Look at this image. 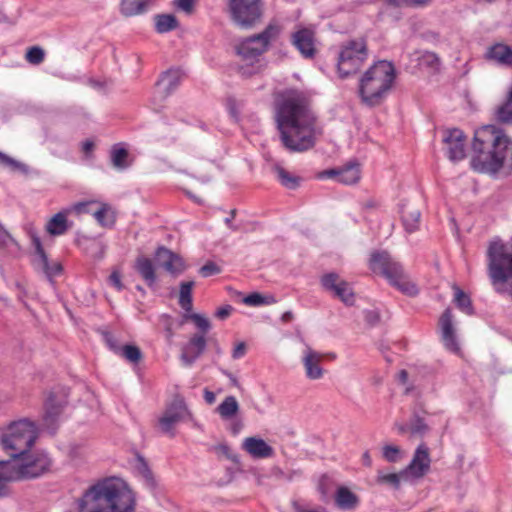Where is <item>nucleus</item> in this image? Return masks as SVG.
Here are the masks:
<instances>
[{
  "label": "nucleus",
  "instance_id": "nucleus-1",
  "mask_svg": "<svg viewBox=\"0 0 512 512\" xmlns=\"http://www.w3.org/2000/svg\"><path fill=\"white\" fill-rule=\"evenodd\" d=\"M275 122L280 140L290 152L312 149L321 134L310 100L302 92H287L277 101Z\"/></svg>",
  "mask_w": 512,
  "mask_h": 512
},
{
  "label": "nucleus",
  "instance_id": "nucleus-2",
  "mask_svg": "<svg viewBox=\"0 0 512 512\" xmlns=\"http://www.w3.org/2000/svg\"><path fill=\"white\" fill-rule=\"evenodd\" d=\"M471 167L479 173L512 172V141L494 125H486L474 133Z\"/></svg>",
  "mask_w": 512,
  "mask_h": 512
},
{
  "label": "nucleus",
  "instance_id": "nucleus-3",
  "mask_svg": "<svg viewBox=\"0 0 512 512\" xmlns=\"http://www.w3.org/2000/svg\"><path fill=\"white\" fill-rule=\"evenodd\" d=\"M76 504L78 512H134L136 500L126 482L108 477L90 485Z\"/></svg>",
  "mask_w": 512,
  "mask_h": 512
},
{
  "label": "nucleus",
  "instance_id": "nucleus-4",
  "mask_svg": "<svg viewBox=\"0 0 512 512\" xmlns=\"http://www.w3.org/2000/svg\"><path fill=\"white\" fill-rule=\"evenodd\" d=\"M281 30L279 24L270 22L262 32L246 37L237 44L236 53L245 62L239 67L241 75L250 77L262 70L260 56L279 38Z\"/></svg>",
  "mask_w": 512,
  "mask_h": 512
},
{
  "label": "nucleus",
  "instance_id": "nucleus-5",
  "mask_svg": "<svg viewBox=\"0 0 512 512\" xmlns=\"http://www.w3.org/2000/svg\"><path fill=\"white\" fill-rule=\"evenodd\" d=\"M395 68L391 62L382 60L372 65L361 77L359 95L362 102L374 107L386 98L395 80Z\"/></svg>",
  "mask_w": 512,
  "mask_h": 512
},
{
  "label": "nucleus",
  "instance_id": "nucleus-6",
  "mask_svg": "<svg viewBox=\"0 0 512 512\" xmlns=\"http://www.w3.org/2000/svg\"><path fill=\"white\" fill-rule=\"evenodd\" d=\"M488 271L496 290L512 297V244L492 240L487 249Z\"/></svg>",
  "mask_w": 512,
  "mask_h": 512
},
{
  "label": "nucleus",
  "instance_id": "nucleus-7",
  "mask_svg": "<svg viewBox=\"0 0 512 512\" xmlns=\"http://www.w3.org/2000/svg\"><path fill=\"white\" fill-rule=\"evenodd\" d=\"M370 269L385 277L393 287L405 295L416 296L419 292L416 284L409 279L402 264L387 251H377L371 254Z\"/></svg>",
  "mask_w": 512,
  "mask_h": 512
},
{
  "label": "nucleus",
  "instance_id": "nucleus-8",
  "mask_svg": "<svg viewBox=\"0 0 512 512\" xmlns=\"http://www.w3.org/2000/svg\"><path fill=\"white\" fill-rule=\"evenodd\" d=\"M37 439L36 425L28 420L21 419L12 422L0 437L3 450L15 461L20 455H25Z\"/></svg>",
  "mask_w": 512,
  "mask_h": 512
},
{
  "label": "nucleus",
  "instance_id": "nucleus-9",
  "mask_svg": "<svg viewBox=\"0 0 512 512\" xmlns=\"http://www.w3.org/2000/svg\"><path fill=\"white\" fill-rule=\"evenodd\" d=\"M368 58L367 42L364 38L351 39L341 44L337 70L341 78L355 74Z\"/></svg>",
  "mask_w": 512,
  "mask_h": 512
},
{
  "label": "nucleus",
  "instance_id": "nucleus-10",
  "mask_svg": "<svg viewBox=\"0 0 512 512\" xmlns=\"http://www.w3.org/2000/svg\"><path fill=\"white\" fill-rule=\"evenodd\" d=\"M12 466L10 470L14 475L13 480L36 478L43 475L50 469L51 459L44 452H25L15 461H9Z\"/></svg>",
  "mask_w": 512,
  "mask_h": 512
},
{
  "label": "nucleus",
  "instance_id": "nucleus-11",
  "mask_svg": "<svg viewBox=\"0 0 512 512\" xmlns=\"http://www.w3.org/2000/svg\"><path fill=\"white\" fill-rule=\"evenodd\" d=\"M228 11L236 26L252 29L261 22L263 5L261 0H228Z\"/></svg>",
  "mask_w": 512,
  "mask_h": 512
},
{
  "label": "nucleus",
  "instance_id": "nucleus-12",
  "mask_svg": "<svg viewBox=\"0 0 512 512\" xmlns=\"http://www.w3.org/2000/svg\"><path fill=\"white\" fill-rule=\"evenodd\" d=\"M32 245L35 249V259L33 266L37 271L42 272L47 279L52 282L55 276L62 273L63 267L60 262H50L48 256L42 246L40 237L34 233H30Z\"/></svg>",
  "mask_w": 512,
  "mask_h": 512
},
{
  "label": "nucleus",
  "instance_id": "nucleus-13",
  "mask_svg": "<svg viewBox=\"0 0 512 512\" xmlns=\"http://www.w3.org/2000/svg\"><path fill=\"white\" fill-rule=\"evenodd\" d=\"M322 287L333 293L334 297L340 299L345 305L351 306L355 302V295L350 284L335 273L324 274L320 279Z\"/></svg>",
  "mask_w": 512,
  "mask_h": 512
},
{
  "label": "nucleus",
  "instance_id": "nucleus-14",
  "mask_svg": "<svg viewBox=\"0 0 512 512\" xmlns=\"http://www.w3.org/2000/svg\"><path fill=\"white\" fill-rule=\"evenodd\" d=\"M443 143L448 159L454 163L466 157V135L458 128L445 129L443 131Z\"/></svg>",
  "mask_w": 512,
  "mask_h": 512
},
{
  "label": "nucleus",
  "instance_id": "nucleus-15",
  "mask_svg": "<svg viewBox=\"0 0 512 512\" xmlns=\"http://www.w3.org/2000/svg\"><path fill=\"white\" fill-rule=\"evenodd\" d=\"M189 414L188 408L183 399H175L165 410L164 415L159 419L161 431L174 437V427Z\"/></svg>",
  "mask_w": 512,
  "mask_h": 512
},
{
  "label": "nucleus",
  "instance_id": "nucleus-16",
  "mask_svg": "<svg viewBox=\"0 0 512 512\" xmlns=\"http://www.w3.org/2000/svg\"><path fill=\"white\" fill-rule=\"evenodd\" d=\"M430 463L429 449L422 443L417 447L412 460L404 470L407 471V475L413 483L426 475L430 469Z\"/></svg>",
  "mask_w": 512,
  "mask_h": 512
},
{
  "label": "nucleus",
  "instance_id": "nucleus-17",
  "mask_svg": "<svg viewBox=\"0 0 512 512\" xmlns=\"http://www.w3.org/2000/svg\"><path fill=\"white\" fill-rule=\"evenodd\" d=\"M154 258L158 267L163 268L172 275H178L185 270L182 258L165 246H159L156 249Z\"/></svg>",
  "mask_w": 512,
  "mask_h": 512
},
{
  "label": "nucleus",
  "instance_id": "nucleus-18",
  "mask_svg": "<svg viewBox=\"0 0 512 512\" xmlns=\"http://www.w3.org/2000/svg\"><path fill=\"white\" fill-rule=\"evenodd\" d=\"M315 32L310 28H301L292 34L291 42L307 59H312L316 55Z\"/></svg>",
  "mask_w": 512,
  "mask_h": 512
},
{
  "label": "nucleus",
  "instance_id": "nucleus-19",
  "mask_svg": "<svg viewBox=\"0 0 512 512\" xmlns=\"http://www.w3.org/2000/svg\"><path fill=\"white\" fill-rule=\"evenodd\" d=\"M207 346L203 334H194L189 341L181 348L180 359L185 366H191L205 351Z\"/></svg>",
  "mask_w": 512,
  "mask_h": 512
},
{
  "label": "nucleus",
  "instance_id": "nucleus-20",
  "mask_svg": "<svg viewBox=\"0 0 512 512\" xmlns=\"http://www.w3.org/2000/svg\"><path fill=\"white\" fill-rule=\"evenodd\" d=\"M439 327L441 330V338L445 347L453 352L458 351L459 345L453 325L452 310L450 308L445 309L442 313L439 319Z\"/></svg>",
  "mask_w": 512,
  "mask_h": 512
},
{
  "label": "nucleus",
  "instance_id": "nucleus-21",
  "mask_svg": "<svg viewBox=\"0 0 512 512\" xmlns=\"http://www.w3.org/2000/svg\"><path fill=\"white\" fill-rule=\"evenodd\" d=\"M323 354L307 347L304 350L302 363L306 377L310 380H318L323 377L324 369L321 367Z\"/></svg>",
  "mask_w": 512,
  "mask_h": 512
},
{
  "label": "nucleus",
  "instance_id": "nucleus-22",
  "mask_svg": "<svg viewBox=\"0 0 512 512\" xmlns=\"http://www.w3.org/2000/svg\"><path fill=\"white\" fill-rule=\"evenodd\" d=\"M63 406L56 403L54 395H50L45 403V412L43 415V427L54 434L58 427V418L62 412Z\"/></svg>",
  "mask_w": 512,
  "mask_h": 512
},
{
  "label": "nucleus",
  "instance_id": "nucleus-23",
  "mask_svg": "<svg viewBox=\"0 0 512 512\" xmlns=\"http://www.w3.org/2000/svg\"><path fill=\"white\" fill-rule=\"evenodd\" d=\"M134 269L150 288H153L157 281L156 266L153 261L145 256H139L134 263Z\"/></svg>",
  "mask_w": 512,
  "mask_h": 512
},
{
  "label": "nucleus",
  "instance_id": "nucleus-24",
  "mask_svg": "<svg viewBox=\"0 0 512 512\" xmlns=\"http://www.w3.org/2000/svg\"><path fill=\"white\" fill-rule=\"evenodd\" d=\"M401 220L407 233H413L419 229L421 212L412 203H403L400 208Z\"/></svg>",
  "mask_w": 512,
  "mask_h": 512
},
{
  "label": "nucleus",
  "instance_id": "nucleus-25",
  "mask_svg": "<svg viewBox=\"0 0 512 512\" xmlns=\"http://www.w3.org/2000/svg\"><path fill=\"white\" fill-rule=\"evenodd\" d=\"M243 449L254 458H269L274 455V449L263 439L248 437L243 442Z\"/></svg>",
  "mask_w": 512,
  "mask_h": 512
},
{
  "label": "nucleus",
  "instance_id": "nucleus-26",
  "mask_svg": "<svg viewBox=\"0 0 512 512\" xmlns=\"http://www.w3.org/2000/svg\"><path fill=\"white\" fill-rule=\"evenodd\" d=\"M182 73L179 69H169L162 73L157 85L163 88V97L170 95L180 84Z\"/></svg>",
  "mask_w": 512,
  "mask_h": 512
},
{
  "label": "nucleus",
  "instance_id": "nucleus-27",
  "mask_svg": "<svg viewBox=\"0 0 512 512\" xmlns=\"http://www.w3.org/2000/svg\"><path fill=\"white\" fill-rule=\"evenodd\" d=\"M486 58L501 65L512 66V48L508 45L497 43L487 50Z\"/></svg>",
  "mask_w": 512,
  "mask_h": 512
},
{
  "label": "nucleus",
  "instance_id": "nucleus-28",
  "mask_svg": "<svg viewBox=\"0 0 512 512\" xmlns=\"http://www.w3.org/2000/svg\"><path fill=\"white\" fill-rule=\"evenodd\" d=\"M335 502L340 509L353 510L359 505V497L346 486H340L335 493Z\"/></svg>",
  "mask_w": 512,
  "mask_h": 512
},
{
  "label": "nucleus",
  "instance_id": "nucleus-29",
  "mask_svg": "<svg viewBox=\"0 0 512 512\" xmlns=\"http://www.w3.org/2000/svg\"><path fill=\"white\" fill-rule=\"evenodd\" d=\"M70 210L60 211L55 214L46 224V230L50 235L58 236L68 230L67 214Z\"/></svg>",
  "mask_w": 512,
  "mask_h": 512
},
{
  "label": "nucleus",
  "instance_id": "nucleus-30",
  "mask_svg": "<svg viewBox=\"0 0 512 512\" xmlns=\"http://www.w3.org/2000/svg\"><path fill=\"white\" fill-rule=\"evenodd\" d=\"M360 177V165L357 162H350L339 168V183L345 185L355 184L360 180Z\"/></svg>",
  "mask_w": 512,
  "mask_h": 512
},
{
  "label": "nucleus",
  "instance_id": "nucleus-31",
  "mask_svg": "<svg viewBox=\"0 0 512 512\" xmlns=\"http://www.w3.org/2000/svg\"><path fill=\"white\" fill-rule=\"evenodd\" d=\"M153 0H122L121 12L125 16H135L147 11Z\"/></svg>",
  "mask_w": 512,
  "mask_h": 512
},
{
  "label": "nucleus",
  "instance_id": "nucleus-32",
  "mask_svg": "<svg viewBox=\"0 0 512 512\" xmlns=\"http://www.w3.org/2000/svg\"><path fill=\"white\" fill-rule=\"evenodd\" d=\"M128 158L129 152L126 148L122 147L121 144H115L112 146L110 151V159L114 168L118 170H124L128 168L131 165Z\"/></svg>",
  "mask_w": 512,
  "mask_h": 512
},
{
  "label": "nucleus",
  "instance_id": "nucleus-33",
  "mask_svg": "<svg viewBox=\"0 0 512 512\" xmlns=\"http://www.w3.org/2000/svg\"><path fill=\"white\" fill-rule=\"evenodd\" d=\"M377 482L381 484H388L396 490L400 488L401 482L412 483L407 475V471L404 469L398 473H379L377 476Z\"/></svg>",
  "mask_w": 512,
  "mask_h": 512
},
{
  "label": "nucleus",
  "instance_id": "nucleus-34",
  "mask_svg": "<svg viewBox=\"0 0 512 512\" xmlns=\"http://www.w3.org/2000/svg\"><path fill=\"white\" fill-rule=\"evenodd\" d=\"M194 281H183L180 283L179 300L180 307L190 313L193 308L192 304V289L194 287Z\"/></svg>",
  "mask_w": 512,
  "mask_h": 512
},
{
  "label": "nucleus",
  "instance_id": "nucleus-35",
  "mask_svg": "<svg viewBox=\"0 0 512 512\" xmlns=\"http://www.w3.org/2000/svg\"><path fill=\"white\" fill-rule=\"evenodd\" d=\"M274 172L276 173L277 179L287 189L294 190L299 187L301 178L291 174L285 168L280 165L274 166Z\"/></svg>",
  "mask_w": 512,
  "mask_h": 512
},
{
  "label": "nucleus",
  "instance_id": "nucleus-36",
  "mask_svg": "<svg viewBox=\"0 0 512 512\" xmlns=\"http://www.w3.org/2000/svg\"><path fill=\"white\" fill-rule=\"evenodd\" d=\"M155 29L158 33H167L178 27V20L172 14H158L154 18Z\"/></svg>",
  "mask_w": 512,
  "mask_h": 512
},
{
  "label": "nucleus",
  "instance_id": "nucleus-37",
  "mask_svg": "<svg viewBox=\"0 0 512 512\" xmlns=\"http://www.w3.org/2000/svg\"><path fill=\"white\" fill-rule=\"evenodd\" d=\"M452 289L454 290L453 301L455 305L464 313L472 315L474 313V309L470 297L456 284L452 285Z\"/></svg>",
  "mask_w": 512,
  "mask_h": 512
},
{
  "label": "nucleus",
  "instance_id": "nucleus-38",
  "mask_svg": "<svg viewBox=\"0 0 512 512\" xmlns=\"http://www.w3.org/2000/svg\"><path fill=\"white\" fill-rule=\"evenodd\" d=\"M239 411V404L234 396H227L217 407V412L223 419H230Z\"/></svg>",
  "mask_w": 512,
  "mask_h": 512
},
{
  "label": "nucleus",
  "instance_id": "nucleus-39",
  "mask_svg": "<svg viewBox=\"0 0 512 512\" xmlns=\"http://www.w3.org/2000/svg\"><path fill=\"white\" fill-rule=\"evenodd\" d=\"M0 165L6 168H9L13 172H20L24 175H28L30 173V168L23 162L15 160L14 158L8 156L7 154L0 151Z\"/></svg>",
  "mask_w": 512,
  "mask_h": 512
},
{
  "label": "nucleus",
  "instance_id": "nucleus-40",
  "mask_svg": "<svg viewBox=\"0 0 512 512\" xmlns=\"http://www.w3.org/2000/svg\"><path fill=\"white\" fill-rule=\"evenodd\" d=\"M496 116L499 122L512 124V88L508 92L505 102L498 107Z\"/></svg>",
  "mask_w": 512,
  "mask_h": 512
},
{
  "label": "nucleus",
  "instance_id": "nucleus-41",
  "mask_svg": "<svg viewBox=\"0 0 512 512\" xmlns=\"http://www.w3.org/2000/svg\"><path fill=\"white\" fill-rule=\"evenodd\" d=\"M95 219L104 227H111L115 222V217L109 212V207L103 204L97 211L93 212Z\"/></svg>",
  "mask_w": 512,
  "mask_h": 512
},
{
  "label": "nucleus",
  "instance_id": "nucleus-42",
  "mask_svg": "<svg viewBox=\"0 0 512 512\" xmlns=\"http://www.w3.org/2000/svg\"><path fill=\"white\" fill-rule=\"evenodd\" d=\"M118 355L124 357L126 360L134 364L140 362L143 356L140 348L135 345L122 346Z\"/></svg>",
  "mask_w": 512,
  "mask_h": 512
},
{
  "label": "nucleus",
  "instance_id": "nucleus-43",
  "mask_svg": "<svg viewBox=\"0 0 512 512\" xmlns=\"http://www.w3.org/2000/svg\"><path fill=\"white\" fill-rule=\"evenodd\" d=\"M429 431V426L419 415L414 414L410 421V433L412 436H424Z\"/></svg>",
  "mask_w": 512,
  "mask_h": 512
},
{
  "label": "nucleus",
  "instance_id": "nucleus-44",
  "mask_svg": "<svg viewBox=\"0 0 512 512\" xmlns=\"http://www.w3.org/2000/svg\"><path fill=\"white\" fill-rule=\"evenodd\" d=\"M12 464L9 461H0V497L5 494V485L7 481H12L14 475L10 470Z\"/></svg>",
  "mask_w": 512,
  "mask_h": 512
},
{
  "label": "nucleus",
  "instance_id": "nucleus-45",
  "mask_svg": "<svg viewBox=\"0 0 512 512\" xmlns=\"http://www.w3.org/2000/svg\"><path fill=\"white\" fill-rule=\"evenodd\" d=\"M25 58L30 64L39 65L44 61L45 52L40 46H32L27 50Z\"/></svg>",
  "mask_w": 512,
  "mask_h": 512
},
{
  "label": "nucleus",
  "instance_id": "nucleus-46",
  "mask_svg": "<svg viewBox=\"0 0 512 512\" xmlns=\"http://www.w3.org/2000/svg\"><path fill=\"white\" fill-rule=\"evenodd\" d=\"M213 450L220 457H224L234 463L239 462V456L227 444L216 445L213 447Z\"/></svg>",
  "mask_w": 512,
  "mask_h": 512
},
{
  "label": "nucleus",
  "instance_id": "nucleus-47",
  "mask_svg": "<svg viewBox=\"0 0 512 512\" xmlns=\"http://www.w3.org/2000/svg\"><path fill=\"white\" fill-rule=\"evenodd\" d=\"M243 302L246 305L250 306H259L262 304H271L275 302V299L273 297H270V299H267L266 297L262 296L261 294L254 292L249 294L243 299Z\"/></svg>",
  "mask_w": 512,
  "mask_h": 512
},
{
  "label": "nucleus",
  "instance_id": "nucleus-48",
  "mask_svg": "<svg viewBox=\"0 0 512 512\" xmlns=\"http://www.w3.org/2000/svg\"><path fill=\"white\" fill-rule=\"evenodd\" d=\"M185 318L192 320L195 323V325L200 330H202V332H203L202 334L204 336H205V333H207L211 327L208 319H206L205 317H203L200 314H197V313L187 314V315H185Z\"/></svg>",
  "mask_w": 512,
  "mask_h": 512
},
{
  "label": "nucleus",
  "instance_id": "nucleus-49",
  "mask_svg": "<svg viewBox=\"0 0 512 512\" xmlns=\"http://www.w3.org/2000/svg\"><path fill=\"white\" fill-rule=\"evenodd\" d=\"M382 455L386 461L395 463L400 458V449L395 445H385L382 448Z\"/></svg>",
  "mask_w": 512,
  "mask_h": 512
},
{
  "label": "nucleus",
  "instance_id": "nucleus-50",
  "mask_svg": "<svg viewBox=\"0 0 512 512\" xmlns=\"http://www.w3.org/2000/svg\"><path fill=\"white\" fill-rule=\"evenodd\" d=\"M137 468L148 483H150V484L154 483L153 473H152L151 469L149 468V465L146 462V460L141 456H138Z\"/></svg>",
  "mask_w": 512,
  "mask_h": 512
},
{
  "label": "nucleus",
  "instance_id": "nucleus-51",
  "mask_svg": "<svg viewBox=\"0 0 512 512\" xmlns=\"http://www.w3.org/2000/svg\"><path fill=\"white\" fill-rule=\"evenodd\" d=\"M221 272V268L214 262L208 261L200 269L199 273L202 277L207 278L213 275H217Z\"/></svg>",
  "mask_w": 512,
  "mask_h": 512
},
{
  "label": "nucleus",
  "instance_id": "nucleus-52",
  "mask_svg": "<svg viewBox=\"0 0 512 512\" xmlns=\"http://www.w3.org/2000/svg\"><path fill=\"white\" fill-rule=\"evenodd\" d=\"M421 63L436 69L440 64L439 57L433 52H425L421 57Z\"/></svg>",
  "mask_w": 512,
  "mask_h": 512
},
{
  "label": "nucleus",
  "instance_id": "nucleus-53",
  "mask_svg": "<svg viewBox=\"0 0 512 512\" xmlns=\"http://www.w3.org/2000/svg\"><path fill=\"white\" fill-rule=\"evenodd\" d=\"M104 336V339H105V342L107 344V346L116 354H118L120 352V349H121V345H119L117 339L114 337L113 334H111L110 332H105L103 334Z\"/></svg>",
  "mask_w": 512,
  "mask_h": 512
},
{
  "label": "nucleus",
  "instance_id": "nucleus-54",
  "mask_svg": "<svg viewBox=\"0 0 512 512\" xmlns=\"http://www.w3.org/2000/svg\"><path fill=\"white\" fill-rule=\"evenodd\" d=\"M194 3H195V0H174V5L178 9L186 12L187 14L192 13L193 8H194Z\"/></svg>",
  "mask_w": 512,
  "mask_h": 512
},
{
  "label": "nucleus",
  "instance_id": "nucleus-55",
  "mask_svg": "<svg viewBox=\"0 0 512 512\" xmlns=\"http://www.w3.org/2000/svg\"><path fill=\"white\" fill-rule=\"evenodd\" d=\"M364 319L370 326H375L380 322V314L376 310H367Z\"/></svg>",
  "mask_w": 512,
  "mask_h": 512
},
{
  "label": "nucleus",
  "instance_id": "nucleus-56",
  "mask_svg": "<svg viewBox=\"0 0 512 512\" xmlns=\"http://www.w3.org/2000/svg\"><path fill=\"white\" fill-rule=\"evenodd\" d=\"M429 0H391L397 6L418 7L428 3Z\"/></svg>",
  "mask_w": 512,
  "mask_h": 512
},
{
  "label": "nucleus",
  "instance_id": "nucleus-57",
  "mask_svg": "<svg viewBox=\"0 0 512 512\" xmlns=\"http://www.w3.org/2000/svg\"><path fill=\"white\" fill-rule=\"evenodd\" d=\"M109 283L113 285L118 291H121L124 286L121 281V274L118 271H113L109 276Z\"/></svg>",
  "mask_w": 512,
  "mask_h": 512
},
{
  "label": "nucleus",
  "instance_id": "nucleus-58",
  "mask_svg": "<svg viewBox=\"0 0 512 512\" xmlns=\"http://www.w3.org/2000/svg\"><path fill=\"white\" fill-rule=\"evenodd\" d=\"M246 353V344L244 342H239L232 352V357L234 359H239L243 357Z\"/></svg>",
  "mask_w": 512,
  "mask_h": 512
},
{
  "label": "nucleus",
  "instance_id": "nucleus-59",
  "mask_svg": "<svg viewBox=\"0 0 512 512\" xmlns=\"http://www.w3.org/2000/svg\"><path fill=\"white\" fill-rule=\"evenodd\" d=\"M232 310H233V308L231 305H225L223 307H220L216 311L215 315L217 318L223 320V319H226L231 314Z\"/></svg>",
  "mask_w": 512,
  "mask_h": 512
},
{
  "label": "nucleus",
  "instance_id": "nucleus-60",
  "mask_svg": "<svg viewBox=\"0 0 512 512\" xmlns=\"http://www.w3.org/2000/svg\"><path fill=\"white\" fill-rule=\"evenodd\" d=\"M319 178H337L339 177V169H328L319 173Z\"/></svg>",
  "mask_w": 512,
  "mask_h": 512
},
{
  "label": "nucleus",
  "instance_id": "nucleus-61",
  "mask_svg": "<svg viewBox=\"0 0 512 512\" xmlns=\"http://www.w3.org/2000/svg\"><path fill=\"white\" fill-rule=\"evenodd\" d=\"M88 203H83V202H79V203H76L72 206V208H70L69 210L70 211H75L76 213L78 214H81V213H86L88 212Z\"/></svg>",
  "mask_w": 512,
  "mask_h": 512
},
{
  "label": "nucleus",
  "instance_id": "nucleus-62",
  "mask_svg": "<svg viewBox=\"0 0 512 512\" xmlns=\"http://www.w3.org/2000/svg\"><path fill=\"white\" fill-rule=\"evenodd\" d=\"M95 145L91 140H86L82 143V150L84 153L88 154L93 151Z\"/></svg>",
  "mask_w": 512,
  "mask_h": 512
},
{
  "label": "nucleus",
  "instance_id": "nucleus-63",
  "mask_svg": "<svg viewBox=\"0 0 512 512\" xmlns=\"http://www.w3.org/2000/svg\"><path fill=\"white\" fill-rule=\"evenodd\" d=\"M204 399H205V401L208 404L211 405V404H213L215 402L216 397H215V394L212 391H210L208 389H205L204 390Z\"/></svg>",
  "mask_w": 512,
  "mask_h": 512
},
{
  "label": "nucleus",
  "instance_id": "nucleus-64",
  "mask_svg": "<svg viewBox=\"0 0 512 512\" xmlns=\"http://www.w3.org/2000/svg\"><path fill=\"white\" fill-rule=\"evenodd\" d=\"M242 423L240 421H234L230 425V431L233 435H237L242 429Z\"/></svg>",
  "mask_w": 512,
  "mask_h": 512
}]
</instances>
